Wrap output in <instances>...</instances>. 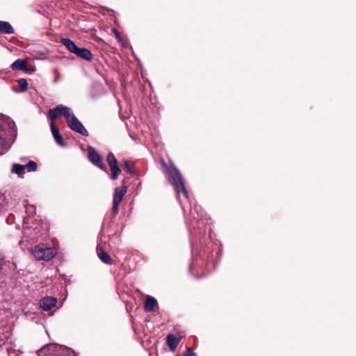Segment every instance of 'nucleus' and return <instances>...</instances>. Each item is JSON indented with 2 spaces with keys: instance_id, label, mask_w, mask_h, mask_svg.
<instances>
[{
  "instance_id": "f257e3e1",
  "label": "nucleus",
  "mask_w": 356,
  "mask_h": 356,
  "mask_svg": "<svg viewBox=\"0 0 356 356\" xmlns=\"http://www.w3.org/2000/svg\"><path fill=\"white\" fill-rule=\"evenodd\" d=\"M17 136V126L9 117L0 114V154L10 149Z\"/></svg>"
},
{
  "instance_id": "f03ea898",
  "label": "nucleus",
  "mask_w": 356,
  "mask_h": 356,
  "mask_svg": "<svg viewBox=\"0 0 356 356\" xmlns=\"http://www.w3.org/2000/svg\"><path fill=\"white\" fill-rule=\"evenodd\" d=\"M166 173L168 174L169 181L173 185L174 189L177 194V199L179 202L184 212H186L184 205L181 200V195L182 194L186 201L190 202L189 194L187 191L183 177L180 174L178 169L172 165L166 169Z\"/></svg>"
},
{
  "instance_id": "7ed1b4c3",
  "label": "nucleus",
  "mask_w": 356,
  "mask_h": 356,
  "mask_svg": "<svg viewBox=\"0 0 356 356\" xmlns=\"http://www.w3.org/2000/svg\"><path fill=\"white\" fill-rule=\"evenodd\" d=\"M60 42L70 53L74 54L78 57L87 61L92 60V54L91 51L86 48L78 47L72 40L69 38H62Z\"/></svg>"
},
{
  "instance_id": "20e7f679",
  "label": "nucleus",
  "mask_w": 356,
  "mask_h": 356,
  "mask_svg": "<svg viewBox=\"0 0 356 356\" xmlns=\"http://www.w3.org/2000/svg\"><path fill=\"white\" fill-rule=\"evenodd\" d=\"M33 257L37 260H51L55 255L54 251L44 244H39L32 252Z\"/></svg>"
},
{
  "instance_id": "39448f33",
  "label": "nucleus",
  "mask_w": 356,
  "mask_h": 356,
  "mask_svg": "<svg viewBox=\"0 0 356 356\" xmlns=\"http://www.w3.org/2000/svg\"><path fill=\"white\" fill-rule=\"evenodd\" d=\"M72 114L73 113L70 108L63 104L58 105L49 111V117L53 122L60 115H63L67 120Z\"/></svg>"
},
{
  "instance_id": "423d86ee",
  "label": "nucleus",
  "mask_w": 356,
  "mask_h": 356,
  "mask_svg": "<svg viewBox=\"0 0 356 356\" xmlns=\"http://www.w3.org/2000/svg\"><path fill=\"white\" fill-rule=\"evenodd\" d=\"M67 122L69 127L74 131H76L84 136H88V131L74 115V113L67 120Z\"/></svg>"
},
{
  "instance_id": "0eeeda50",
  "label": "nucleus",
  "mask_w": 356,
  "mask_h": 356,
  "mask_svg": "<svg viewBox=\"0 0 356 356\" xmlns=\"http://www.w3.org/2000/svg\"><path fill=\"white\" fill-rule=\"evenodd\" d=\"M88 159L89 160L96 166L102 170H105L106 166L103 162L101 156L95 150V149L91 146L88 147Z\"/></svg>"
},
{
  "instance_id": "6e6552de",
  "label": "nucleus",
  "mask_w": 356,
  "mask_h": 356,
  "mask_svg": "<svg viewBox=\"0 0 356 356\" xmlns=\"http://www.w3.org/2000/svg\"><path fill=\"white\" fill-rule=\"evenodd\" d=\"M190 213L193 220L196 221L199 227L207 223L208 219L200 207L195 206L193 210H190Z\"/></svg>"
},
{
  "instance_id": "1a4fd4ad",
  "label": "nucleus",
  "mask_w": 356,
  "mask_h": 356,
  "mask_svg": "<svg viewBox=\"0 0 356 356\" xmlns=\"http://www.w3.org/2000/svg\"><path fill=\"white\" fill-rule=\"evenodd\" d=\"M57 299L51 296H46L40 301V307L44 311H49L56 306Z\"/></svg>"
},
{
  "instance_id": "9d476101",
  "label": "nucleus",
  "mask_w": 356,
  "mask_h": 356,
  "mask_svg": "<svg viewBox=\"0 0 356 356\" xmlns=\"http://www.w3.org/2000/svg\"><path fill=\"white\" fill-rule=\"evenodd\" d=\"M51 130L55 141L61 147H66V143L64 142L62 136L60 134L58 129H57L54 122L51 123Z\"/></svg>"
},
{
  "instance_id": "9b49d317",
  "label": "nucleus",
  "mask_w": 356,
  "mask_h": 356,
  "mask_svg": "<svg viewBox=\"0 0 356 356\" xmlns=\"http://www.w3.org/2000/svg\"><path fill=\"white\" fill-rule=\"evenodd\" d=\"M166 341L170 350L172 351H175L180 342V339L176 337L172 334H170L167 336Z\"/></svg>"
},
{
  "instance_id": "f8f14e48",
  "label": "nucleus",
  "mask_w": 356,
  "mask_h": 356,
  "mask_svg": "<svg viewBox=\"0 0 356 356\" xmlns=\"http://www.w3.org/2000/svg\"><path fill=\"white\" fill-rule=\"evenodd\" d=\"M127 191V187L126 186H122V187L115 188L113 200L116 201V202H121V201L122 200L123 197H124Z\"/></svg>"
},
{
  "instance_id": "ddd939ff",
  "label": "nucleus",
  "mask_w": 356,
  "mask_h": 356,
  "mask_svg": "<svg viewBox=\"0 0 356 356\" xmlns=\"http://www.w3.org/2000/svg\"><path fill=\"white\" fill-rule=\"evenodd\" d=\"M24 206L25 207L26 213L27 216L24 218V222L26 223V221L29 220V217L34 216L36 212V207L33 204H29L27 203V200L24 201Z\"/></svg>"
},
{
  "instance_id": "4468645a",
  "label": "nucleus",
  "mask_w": 356,
  "mask_h": 356,
  "mask_svg": "<svg viewBox=\"0 0 356 356\" xmlns=\"http://www.w3.org/2000/svg\"><path fill=\"white\" fill-rule=\"evenodd\" d=\"M97 251L99 258L103 263L106 264H112V259L107 252L102 250L101 248H97Z\"/></svg>"
},
{
  "instance_id": "2eb2a0df",
  "label": "nucleus",
  "mask_w": 356,
  "mask_h": 356,
  "mask_svg": "<svg viewBox=\"0 0 356 356\" xmlns=\"http://www.w3.org/2000/svg\"><path fill=\"white\" fill-rule=\"evenodd\" d=\"M13 33L14 29L9 22L0 21V33L12 34Z\"/></svg>"
},
{
  "instance_id": "dca6fc26",
  "label": "nucleus",
  "mask_w": 356,
  "mask_h": 356,
  "mask_svg": "<svg viewBox=\"0 0 356 356\" xmlns=\"http://www.w3.org/2000/svg\"><path fill=\"white\" fill-rule=\"evenodd\" d=\"M157 300L154 298L152 296H147L145 302L144 308L147 312H152L154 310V307L157 306Z\"/></svg>"
},
{
  "instance_id": "f3484780",
  "label": "nucleus",
  "mask_w": 356,
  "mask_h": 356,
  "mask_svg": "<svg viewBox=\"0 0 356 356\" xmlns=\"http://www.w3.org/2000/svg\"><path fill=\"white\" fill-rule=\"evenodd\" d=\"M25 170L24 165L14 163L12 166L11 171L13 173L17 174L19 177H22L25 173Z\"/></svg>"
},
{
  "instance_id": "a211bd4d",
  "label": "nucleus",
  "mask_w": 356,
  "mask_h": 356,
  "mask_svg": "<svg viewBox=\"0 0 356 356\" xmlns=\"http://www.w3.org/2000/svg\"><path fill=\"white\" fill-rule=\"evenodd\" d=\"M26 63L24 60L17 59L11 64V68L13 70H24L26 69Z\"/></svg>"
},
{
  "instance_id": "6ab92c4d",
  "label": "nucleus",
  "mask_w": 356,
  "mask_h": 356,
  "mask_svg": "<svg viewBox=\"0 0 356 356\" xmlns=\"http://www.w3.org/2000/svg\"><path fill=\"white\" fill-rule=\"evenodd\" d=\"M109 167L111 168V179H113V180H115L119 174H120V170L118 167V162L115 163H113L111 165H109Z\"/></svg>"
},
{
  "instance_id": "aec40b11",
  "label": "nucleus",
  "mask_w": 356,
  "mask_h": 356,
  "mask_svg": "<svg viewBox=\"0 0 356 356\" xmlns=\"http://www.w3.org/2000/svg\"><path fill=\"white\" fill-rule=\"evenodd\" d=\"M7 209V203L6 197L0 193V215L4 213Z\"/></svg>"
},
{
  "instance_id": "412c9836",
  "label": "nucleus",
  "mask_w": 356,
  "mask_h": 356,
  "mask_svg": "<svg viewBox=\"0 0 356 356\" xmlns=\"http://www.w3.org/2000/svg\"><path fill=\"white\" fill-rule=\"evenodd\" d=\"M25 169L28 172H35L37 170L38 165L34 161H29L26 165H24Z\"/></svg>"
},
{
  "instance_id": "4be33fe9",
  "label": "nucleus",
  "mask_w": 356,
  "mask_h": 356,
  "mask_svg": "<svg viewBox=\"0 0 356 356\" xmlns=\"http://www.w3.org/2000/svg\"><path fill=\"white\" fill-rule=\"evenodd\" d=\"M18 84L22 92H25L28 89V83L26 79H19L18 81Z\"/></svg>"
},
{
  "instance_id": "5701e85b",
  "label": "nucleus",
  "mask_w": 356,
  "mask_h": 356,
  "mask_svg": "<svg viewBox=\"0 0 356 356\" xmlns=\"http://www.w3.org/2000/svg\"><path fill=\"white\" fill-rule=\"evenodd\" d=\"M60 348L63 349V353L64 354H66L67 356H77L74 351L73 350H72L71 348H67L65 346H60Z\"/></svg>"
},
{
  "instance_id": "b1692460",
  "label": "nucleus",
  "mask_w": 356,
  "mask_h": 356,
  "mask_svg": "<svg viewBox=\"0 0 356 356\" xmlns=\"http://www.w3.org/2000/svg\"><path fill=\"white\" fill-rule=\"evenodd\" d=\"M124 170H126V172L127 173H129L130 175H134L135 174V171L134 170V169L129 165V161H125L124 163Z\"/></svg>"
},
{
  "instance_id": "393cba45",
  "label": "nucleus",
  "mask_w": 356,
  "mask_h": 356,
  "mask_svg": "<svg viewBox=\"0 0 356 356\" xmlns=\"http://www.w3.org/2000/svg\"><path fill=\"white\" fill-rule=\"evenodd\" d=\"M107 162L108 165H111L118 162L113 153L111 152L107 155Z\"/></svg>"
},
{
  "instance_id": "a878e982",
  "label": "nucleus",
  "mask_w": 356,
  "mask_h": 356,
  "mask_svg": "<svg viewBox=\"0 0 356 356\" xmlns=\"http://www.w3.org/2000/svg\"><path fill=\"white\" fill-rule=\"evenodd\" d=\"M120 203V202H116V201L113 200L112 210L114 213H117L118 212V208H119Z\"/></svg>"
},
{
  "instance_id": "bb28decb",
  "label": "nucleus",
  "mask_w": 356,
  "mask_h": 356,
  "mask_svg": "<svg viewBox=\"0 0 356 356\" xmlns=\"http://www.w3.org/2000/svg\"><path fill=\"white\" fill-rule=\"evenodd\" d=\"M183 356H196V355L191 348H187Z\"/></svg>"
},
{
  "instance_id": "cd10ccee",
  "label": "nucleus",
  "mask_w": 356,
  "mask_h": 356,
  "mask_svg": "<svg viewBox=\"0 0 356 356\" xmlns=\"http://www.w3.org/2000/svg\"><path fill=\"white\" fill-rule=\"evenodd\" d=\"M113 33H114L116 38L118 40V41L120 42H122V38L120 35V32L116 29H113Z\"/></svg>"
},
{
  "instance_id": "c85d7f7f",
  "label": "nucleus",
  "mask_w": 356,
  "mask_h": 356,
  "mask_svg": "<svg viewBox=\"0 0 356 356\" xmlns=\"http://www.w3.org/2000/svg\"><path fill=\"white\" fill-rule=\"evenodd\" d=\"M14 219H15L14 215L10 214L6 218V222L8 224H12L13 222Z\"/></svg>"
},
{
  "instance_id": "c756f323",
  "label": "nucleus",
  "mask_w": 356,
  "mask_h": 356,
  "mask_svg": "<svg viewBox=\"0 0 356 356\" xmlns=\"http://www.w3.org/2000/svg\"><path fill=\"white\" fill-rule=\"evenodd\" d=\"M8 351H9V354H10V355L11 354H13H13H15V353H15V350H8Z\"/></svg>"
},
{
  "instance_id": "7c9ffc66",
  "label": "nucleus",
  "mask_w": 356,
  "mask_h": 356,
  "mask_svg": "<svg viewBox=\"0 0 356 356\" xmlns=\"http://www.w3.org/2000/svg\"><path fill=\"white\" fill-rule=\"evenodd\" d=\"M58 80V77H56L54 79V82L56 83L57 82Z\"/></svg>"
},
{
  "instance_id": "2f4dec72",
  "label": "nucleus",
  "mask_w": 356,
  "mask_h": 356,
  "mask_svg": "<svg viewBox=\"0 0 356 356\" xmlns=\"http://www.w3.org/2000/svg\"><path fill=\"white\" fill-rule=\"evenodd\" d=\"M185 220L188 222V220H190L189 219L187 218V217L186 216L185 217Z\"/></svg>"
},
{
  "instance_id": "473e14b6",
  "label": "nucleus",
  "mask_w": 356,
  "mask_h": 356,
  "mask_svg": "<svg viewBox=\"0 0 356 356\" xmlns=\"http://www.w3.org/2000/svg\"><path fill=\"white\" fill-rule=\"evenodd\" d=\"M46 346H44L42 348L40 349V352L42 351V349L45 348Z\"/></svg>"
},
{
  "instance_id": "72a5a7b5",
  "label": "nucleus",
  "mask_w": 356,
  "mask_h": 356,
  "mask_svg": "<svg viewBox=\"0 0 356 356\" xmlns=\"http://www.w3.org/2000/svg\"><path fill=\"white\" fill-rule=\"evenodd\" d=\"M193 222L191 221V224H193ZM192 226L194 227V225H192Z\"/></svg>"
}]
</instances>
